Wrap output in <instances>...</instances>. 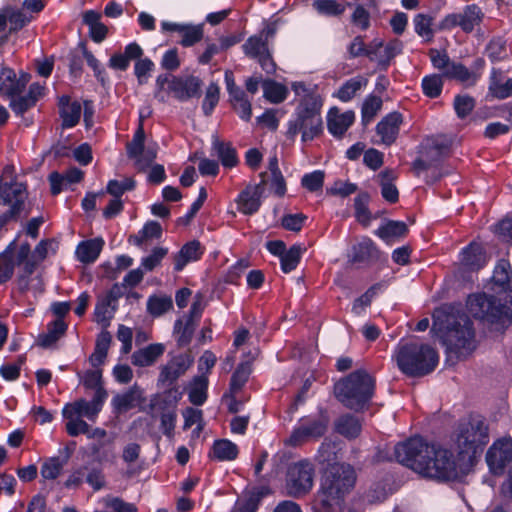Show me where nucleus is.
Masks as SVG:
<instances>
[{
  "mask_svg": "<svg viewBox=\"0 0 512 512\" xmlns=\"http://www.w3.org/2000/svg\"><path fill=\"white\" fill-rule=\"evenodd\" d=\"M488 429L480 418L459 424L451 448L412 437L394 447L396 461L419 475L438 482H450L466 476L477 449L486 444Z\"/></svg>",
  "mask_w": 512,
  "mask_h": 512,
  "instance_id": "nucleus-1",
  "label": "nucleus"
},
{
  "mask_svg": "<svg viewBox=\"0 0 512 512\" xmlns=\"http://www.w3.org/2000/svg\"><path fill=\"white\" fill-rule=\"evenodd\" d=\"M355 481V471L350 465L331 464L322 476L316 495V512H343L344 498L354 487Z\"/></svg>",
  "mask_w": 512,
  "mask_h": 512,
  "instance_id": "nucleus-2",
  "label": "nucleus"
},
{
  "mask_svg": "<svg viewBox=\"0 0 512 512\" xmlns=\"http://www.w3.org/2000/svg\"><path fill=\"white\" fill-rule=\"evenodd\" d=\"M433 330L440 333L449 357L466 359L476 349L475 331L472 321L464 313H449L433 322Z\"/></svg>",
  "mask_w": 512,
  "mask_h": 512,
  "instance_id": "nucleus-3",
  "label": "nucleus"
},
{
  "mask_svg": "<svg viewBox=\"0 0 512 512\" xmlns=\"http://www.w3.org/2000/svg\"><path fill=\"white\" fill-rule=\"evenodd\" d=\"M375 391V379L365 369H358L341 378L334 394L346 408L356 412L368 407Z\"/></svg>",
  "mask_w": 512,
  "mask_h": 512,
  "instance_id": "nucleus-4",
  "label": "nucleus"
},
{
  "mask_svg": "<svg viewBox=\"0 0 512 512\" xmlns=\"http://www.w3.org/2000/svg\"><path fill=\"white\" fill-rule=\"evenodd\" d=\"M395 359L398 368L411 377L431 373L438 364L437 352L427 344L410 342L398 346Z\"/></svg>",
  "mask_w": 512,
  "mask_h": 512,
  "instance_id": "nucleus-5",
  "label": "nucleus"
},
{
  "mask_svg": "<svg viewBox=\"0 0 512 512\" xmlns=\"http://www.w3.org/2000/svg\"><path fill=\"white\" fill-rule=\"evenodd\" d=\"M320 107L317 97L305 96L298 107L296 119L288 124L287 137L294 139L301 132L302 141L307 142L319 136L323 131Z\"/></svg>",
  "mask_w": 512,
  "mask_h": 512,
  "instance_id": "nucleus-6",
  "label": "nucleus"
},
{
  "mask_svg": "<svg viewBox=\"0 0 512 512\" xmlns=\"http://www.w3.org/2000/svg\"><path fill=\"white\" fill-rule=\"evenodd\" d=\"M203 82L194 75H171L162 74L156 79L157 91L155 97L164 102L165 99L161 95L162 91H166L175 99L186 102L192 98H198L201 95Z\"/></svg>",
  "mask_w": 512,
  "mask_h": 512,
  "instance_id": "nucleus-7",
  "label": "nucleus"
},
{
  "mask_svg": "<svg viewBox=\"0 0 512 512\" xmlns=\"http://www.w3.org/2000/svg\"><path fill=\"white\" fill-rule=\"evenodd\" d=\"M329 424L328 411L321 408L317 415L303 419L292 431L290 437L285 440V444L297 447L309 440H317L325 435Z\"/></svg>",
  "mask_w": 512,
  "mask_h": 512,
  "instance_id": "nucleus-8",
  "label": "nucleus"
},
{
  "mask_svg": "<svg viewBox=\"0 0 512 512\" xmlns=\"http://www.w3.org/2000/svg\"><path fill=\"white\" fill-rule=\"evenodd\" d=\"M467 309L475 318L494 322L502 316L512 319V299L510 304H502L495 296L474 294L469 296Z\"/></svg>",
  "mask_w": 512,
  "mask_h": 512,
  "instance_id": "nucleus-9",
  "label": "nucleus"
},
{
  "mask_svg": "<svg viewBox=\"0 0 512 512\" xmlns=\"http://www.w3.org/2000/svg\"><path fill=\"white\" fill-rule=\"evenodd\" d=\"M26 198V188L22 183L0 178V204L10 206L8 211L0 215V230L9 221L20 217Z\"/></svg>",
  "mask_w": 512,
  "mask_h": 512,
  "instance_id": "nucleus-10",
  "label": "nucleus"
},
{
  "mask_svg": "<svg viewBox=\"0 0 512 512\" xmlns=\"http://www.w3.org/2000/svg\"><path fill=\"white\" fill-rule=\"evenodd\" d=\"M315 467L307 459L289 465L286 473V490L292 497L306 495L313 487Z\"/></svg>",
  "mask_w": 512,
  "mask_h": 512,
  "instance_id": "nucleus-11",
  "label": "nucleus"
},
{
  "mask_svg": "<svg viewBox=\"0 0 512 512\" xmlns=\"http://www.w3.org/2000/svg\"><path fill=\"white\" fill-rule=\"evenodd\" d=\"M144 141L145 132L143 122L140 120L132 141L127 144V154L130 158L135 159V166L139 171H144L151 166L157 156L156 144L145 147Z\"/></svg>",
  "mask_w": 512,
  "mask_h": 512,
  "instance_id": "nucleus-12",
  "label": "nucleus"
},
{
  "mask_svg": "<svg viewBox=\"0 0 512 512\" xmlns=\"http://www.w3.org/2000/svg\"><path fill=\"white\" fill-rule=\"evenodd\" d=\"M512 461V438L497 440L486 453V462L491 473L502 475L508 463Z\"/></svg>",
  "mask_w": 512,
  "mask_h": 512,
  "instance_id": "nucleus-13",
  "label": "nucleus"
},
{
  "mask_svg": "<svg viewBox=\"0 0 512 512\" xmlns=\"http://www.w3.org/2000/svg\"><path fill=\"white\" fill-rule=\"evenodd\" d=\"M194 358L190 353L174 356L165 365L160 367L158 383L162 386H172L179 377L192 366Z\"/></svg>",
  "mask_w": 512,
  "mask_h": 512,
  "instance_id": "nucleus-14",
  "label": "nucleus"
},
{
  "mask_svg": "<svg viewBox=\"0 0 512 512\" xmlns=\"http://www.w3.org/2000/svg\"><path fill=\"white\" fill-rule=\"evenodd\" d=\"M483 17L484 14L477 5H469L461 13L447 15L441 22V28L452 29L460 26L464 32H471L481 23Z\"/></svg>",
  "mask_w": 512,
  "mask_h": 512,
  "instance_id": "nucleus-15",
  "label": "nucleus"
},
{
  "mask_svg": "<svg viewBox=\"0 0 512 512\" xmlns=\"http://www.w3.org/2000/svg\"><path fill=\"white\" fill-rule=\"evenodd\" d=\"M243 50L247 56L257 59L266 73L270 74L275 71V64L268 50L267 42L262 36L249 37L243 45Z\"/></svg>",
  "mask_w": 512,
  "mask_h": 512,
  "instance_id": "nucleus-16",
  "label": "nucleus"
},
{
  "mask_svg": "<svg viewBox=\"0 0 512 512\" xmlns=\"http://www.w3.org/2000/svg\"><path fill=\"white\" fill-rule=\"evenodd\" d=\"M266 173H261V182L257 185L247 186L238 196L236 202L238 210L246 215L256 213L261 206V197L264 193V186L266 184Z\"/></svg>",
  "mask_w": 512,
  "mask_h": 512,
  "instance_id": "nucleus-17",
  "label": "nucleus"
},
{
  "mask_svg": "<svg viewBox=\"0 0 512 512\" xmlns=\"http://www.w3.org/2000/svg\"><path fill=\"white\" fill-rule=\"evenodd\" d=\"M30 75L21 73L19 76L10 68H3L0 71V95L11 98L22 94L25 90Z\"/></svg>",
  "mask_w": 512,
  "mask_h": 512,
  "instance_id": "nucleus-18",
  "label": "nucleus"
},
{
  "mask_svg": "<svg viewBox=\"0 0 512 512\" xmlns=\"http://www.w3.org/2000/svg\"><path fill=\"white\" fill-rule=\"evenodd\" d=\"M401 50L402 43L398 39H394L386 45L381 40L375 39L368 45V58L386 68Z\"/></svg>",
  "mask_w": 512,
  "mask_h": 512,
  "instance_id": "nucleus-19",
  "label": "nucleus"
},
{
  "mask_svg": "<svg viewBox=\"0 0 512 512\" xmlns=\"http://www.w3.org/2000/svg\"><path fill=\"white\" fill-rule=\"evenodd\" d=\"M451 140L445 136L429 137L423 143L422 156L435 166L441 159L447 157L450 153Z\"/></svg>",
  "mask_w": 512,
  "mask_h": 512,
  "instance_id": "nucleus-20",
  "label": "nucleus"
},
{
  "mask_svg": "<svg viewBox=\"0 0 512 512\" xmlns=\"http://www.w3.org/2000/svg\"><path fill=\"white\" fill-rule=\"evenodd\" d=\"M401 123L402 115L398 112H392L377 124V133L381 136L384 144L391 145L395 142Z\"/></svg>",
  "mask_w": 512,
  "mask_h": 512,
  "instance_id": "nucleus-21",
  "label": "nucleus"
},
{
  "mask_svg": "<svg viewBox=\"0 0 512 512\" xmlns=\"http://www.w3.org/2000/svg\"><path fill=\"white\" fill-rule=\"evenodd\" d=\"M487 262L483 247L475 242L470 243L462 251L461 265L469 271H478Z\"/></svg>",
  "mask_w": 512,
  "mask_h": 512,
  "instance_id": "nucleus-22",
  "label": "nucleus"
},
{
  "mask_svg": "<svg viewBox=\"0 0 512 512\" xmlns=\"http://www.w3.org/2000/svg\"><path fill=\"white\" fill-rule=\"evenodd\" d=\"M355 119L353 111L339 113L336 108L330 110L328 115V130L336 137H341L352 125Z\"/></svg>",
  "mask_w": 512,
  "mask_h": 512,
  "instance_id": "nucleus-23",
  "label": "nucleus"
},
{
  "mask_svg": "<svg viewBox=\"0 0 512 512\" xmlns=\"http://www.w3.org/2000/svg\"><path fill=\"white\" fill-rule=\"evenodd\" d=\"M59 113L64 128L74 127L81 116V105L79 102H71L69 96L63 95L59 99Z\"/></svg>",
  "mask_w": 512,
  "mask_h": 512,
  "instance_id": "nucleus-24",
  "label": "nucleus"
},
{
  "mask_svg": "<svg viewBox=\"0 0 512 512\" xmlns=\"http://www.w3.org/2000/svg\"><path fill=\"white\" fill-rule=\"evenodd\" d=\"M489 93L497 99H506L512 96V78L504 79L501 70L493 69L489 79Z\"/></svg>",
  "mask_w": 512,
  "mask_h": 512,
  "instance_id": "nucleus-25",
  "label": "nucleus"
},
{
  "mask_svg": "<svg viewBox=\"0 0 512 512\" xmlns=\"http://www.w3.org/2000/svg\"><path fill=\"white\" fill-rule=\"evenodd\" d=\"M164 350L163 344H150L132 354V364L139 367L151 366L163 355Z\"/></svg>",
  "mask_w": 512,
  "mask_h": 512,
  "instance_id": "nucleus-26",
  "label": "nucleus"
},
{
  "mask_svg": "<svg viewBox=\"0 0 512 512\" xmlns=\"http://www.w3.org/2000/svg\"><path fill=\"white\" fill-rule=\"evenodd\" d=\"M492 283L498 287L499 292H512V270L507 260L498 261L492 276Z\"/></svg>",
  "mask_w": 512,
  "mask_h": 512,
  "instance_id": "nucleus-27",
  "label": "nucleus"
},
{
  "mask_svg": "<svg viewBox=\"0 0 512 512\" xmlns=\"http://www.w3.org/2000/svg\"><path fill=\"white\" fill-rule=\"evenodd\" d=\"M142 401V390L134 385L126 392L117 394L112 399V405L118 412H125L136 407Z\"/></svg>",
  "mask_w": 512,
  "mask_h": 512,
  "instance_id": "nucleus-28",
  "label": "nucleus"
},
{
  "mask_svg": "<svg viewBox=\"0 0 512 512\" xmlns=\"http://www.w3.org/2000/svg\"><path fill=\"white\" fill-rule=\"evenodd\" d=\"M361 427L359 419L351 414L341 415L334 422L335 431L348 439L358 437Z\"/></svg>",
  "mask_w": 512,
  "mask_h": 512,
  "instance_id": "nucleus-29",
  "label": "nucleus"
},
{
  "mask_svg": "<svg viewBox=\"0 0 512 512\" xmlns=\"http://www.w3.org/2000/svg\"><path fill=\"white\" fill-rule=\"evenodd\" d=\"M203 250L199 241L193 240L186 243L175 255V270L181 271L191 261H196L202 255Z\"/></svg>",
  "mask_w": 512,
  "mask_h": 512,
  "instance_id": "nucleus-30",
  "label": "nucleus"
},
{
  "mask_svg": "<svg viewBox=\"0 0 512 512\" xmlns=\"http://www.w3.org/2000/svg\"><path fill=\"white\" fill-rule=\"evenodd\" d=\"M118 299V295H114V289H111L108 295L100 300L95 308V320L101 324L103 329H107L110 325V321L113 318L114 307H111L112 303Z\"/></svg>",
  "mask_w": 512,
  "mask_h": 512,
  "instance_id": "nucleus-31",
  "label": "nucleus"
},
{
  "mask_svg": "<svg viewBox=\"0 0 512 512\" xmlns=\"http://www.w3.org/2000/svg\"><path fill=\"white\" fill-rule=\"evenodd\" d=\"M104 245L101 238L81 242L76 249V255L82 263H93L99 256Z\"/></svg>",
  "mask_w": 512,
  "mask_h": 512,
  "instance_id": "nucleus-32",
  "label": "nucleus"
},
{
  "mask_svg": "<svg viewBox=\"0 0 512 512\" xmlns=\"http://www.w3.org/2000/svg\"><path fill=\"white\" fill-rule=\"evenodd\" d=\"M100 19L101 14L94 10L86 11L83 15V22L89 27L90 36L96 43L102 42L108 33L107 26Z\"/></svg>",
  "mask_w": 512,
  "mask_h": 512,
  "instance_id": "nucleus-33",
  "label": "nucleus"
},
{
  "mask_svg": "<svg viewBox=\"0 0 512 512\" xmlns=\"http://www.w3.org/2000/svg\"><path fill=\"white\" fill-rule=\"evenodd\" d=\"M444 76L449 79H455L467 86H472L480 78V73L470 71L461 63L452 62V65L445 70Z\"/></svg>",
  "mask_w": 512,
  "mask_h": 512,
  "instance_id": "nucleus-34",
  "label": "nucleus"
},
{
  "mask_svg": "<svg viewBox=\"0 0 512 512\" xmlns=\"http://www.w3.org/2000/svg\"><path fill=\"white\" fill-rule=\"evenodd\" d=\"M5 19H7V26L9 25L8 34H13L24 28L30 21L21 9L7 5L3 7Z\"/></svg>",
  "mask_w": 512,
  "mask_h": 512,
  "instance_id": "nucleus-35",
  "label": "nucleus"
},
{
  "mask_svg": "<svg viewBox=\"0 0 512 512\" xmlns=\"http://www.w3.org/2000/svg\"><path fill=\"white\" fill-rule=\"evenodd\" d=\"M408 232L407 225L402 221L390 220L376 231V234L386 243L404 237Z\"/></svg>",
  "mask_w": 512,
  "mask_h": 512,
  "instance_id": "nucleus-36",
  "label": "nucleus"
},
{
  "mask_svg": "<svg viewBox=\"0 0 512 512\" xmlns=\"http://www.w3.org/2000/svg\"><path fill=\"white\" fill-rule=\"evenodd\" d=\"M67 325L63 319H56L48 325L47 332L39 335L38 344L47 348L56 343L66 332Z\"/></svg>",
  "mask_w": 512,
  "mask_h": 512,
  "instance_id": "nucleus-37",
  "label": "nucleus"
},
{
  "mask_svg": "<svg viewBox=\"0 0 512 512\" xmlns=\"http://www.w3.org/2000/svg\"><path fill=\"white\" fill-rule=\"evenodd\" d=\"M379 251L371 239L365 238L353 248L354 262H370L379 258Z\"/></svg>",
  "mask_w": 512,
  "mask_h": 512,
  "instance_id": "nucleus-38",
  "label": "nucleus"
},
{
  "mask_svg": "<svg viewBox=\"0 0 512 512\" xmlns=\"http://www.w3.org/2000/svg\"><path fill=\"white\" fill-rule=\"evenodd\" d=\"M212 455L219 461H231L237 457L238 448L236 444L229 440H217L213 444Z\"/></svg>",
  "mask_w": 512,
  "mask_h": 512,
  "instance_id": "nucleus-39",
  "label": "nucleus"
},
{
  "mask_svg": "<svg viewBox=\"0 0 512 512\" xmlns=\"http://www.w3.org/2000/svg\"><path fill=\"white\" fill-rule=\"evenodd\" d=\"M173 307V301L167 295H152L147 300V311L153 317H160Z\"/></svg>",
  "mask_w": 512,
  "mask_h": 512,
  "instance_id": "nucleus-40",
  "label": "nucleus"
},
{
  "mask_svg": "<svg viewBox=\"0 0 512 512\" xmlns=\"http://www.w3.org/2000/svg\"><path fill=\"white\" fill-rule=\"evenodd\" d=\"M62 414L63 417L67 420L66 431L70 436L76 437L80 434H89L90 426L81 417L66 409H63Z\"/></svg>",
  "mask_w": 512,
  "mask_h": 512,
  "instance_id": "nucleus-41",
  "label": "nucleus"
},
{
  "mask_svg": "<svg viewBox=\"0 0 512 512\" xmlns=\"http://www.w3.org/2000/svg\"><path fill=\"white\" fill-rule=\"evenodd\" d=\"M367 83L368 80L362 76L351 78L339 88L336 96L343 102L350 101Z\"/></svg>",
  "mask_w": 512,
  "mask_h": 512,
  "instance_id": "nucleus-42",
  "label": "nucleus"
},
{
  "mask_svg": "<svg viewBox=\"0 0 512 512\" xmlns=\"http://www.w3.org/2000/svg\"><path fill=\"white\" fill-rule=\"evenodd\" d=\"M213 149L216 151L223 166L231 168L237 164L236 150L230 143H224L219 139H215L213 141Z\"/></svg>",
  "mask_w": 512,
  "mask_h": 512,
  "instance_id": "nucleus-43",
  "label": "nucleus"
},
{
  "mask_svg": "<svg viewBox=\"0 0 512 512\" xmlns=\"http://www.w3.org/2000/svg\"><path fill=\"white\" fill-rule=\"evenodd\" d=\"M11 243L4 252L0 254V284L11 279L14 273L15 259Z\"/></svg>",
  "mask_w": 512,
  "mask_h": 512,
  "instance_id": "nucleus-44",
  "label": "nucleus"
},
{
  "mask_svg": "<svg viewBox=\"0 0 512 512\" xmlns=\"http://www.w3.org/2000/svg\"><path fill=\"white\" fill-rule=\"evenodd\" d=\"M63 409H66L81 418L86 417L91 421H94L99 414L97 408L85 399H78L72 403H68Z\"/></svg>",
  "mask_w": 512,
  "mask_h": 512,
  "instance_id": "nucleus-45",
  "label": "nucleus"
},
{
  "mask_svg": "<svg viewBox=\"0 0 512 512\" xmlns=\"http://www.w3.org/2000/svg\"><path fill=\"white\" fill-rule=\"evenodd\" d=\"M196 326V320L192 317H185L184 319H178L175 322L174 330L179 334L178 343L181 346L188 345L192 339Z\"/></svg>",
  "mask_w": 512,
  "mask_h": 512,
  "instance_id": "nucleus-46",
  "label": "nucleus"
},
{
  "mask_svg": "<svg viewBox=\"0 0 512 512\" xmlns=\"http://www.w3.org/2000/svg\"><path fill=\"white\" fill-rule=\"evenodd\" d=\"M379 178L383 198L390 203L397 202L399 192L396 186L392 183L395 179L394 174L391 171H383L379 174Z\"/></svg>",
  "mask_w": 512,
  "mask_h": 512,
  "instance_id": "nucleus-47",
  "label": "nucleus"
},
{
  "mask_svg": "<svg viewBox=\"0 0 512 512\" xmlns=\"http://www.w3.org/2000/svg\"><path fill=\"white\" fill-rule=\"evenodd\" d=\"M208 379L206 376H196L189 392V400L194 405H202L207 399Z\"/></svg>",
  "mask_w": 512,
  "mask_h": 512,
  "instance_id": "nucleus-48",
  "label": "nucleus"
},
{
  "mask_svg": "<svg viewBox=\"0 0 512 512\" xmlns=\"http://www.w3.org/2000/svg\"><path fill=\"white\" fill-rule=\"evenodd\" d=\"M251 374V362L245 361L238 365L230 381V393L235 394L242 389Z\"/></svg>",
  "mask_w": 512,
  "mask_h": 512,
  "instance_id": "nucleus-49",
  "label": "nucleus"
},
{
  "mask_svg": "<svg viewBox=\"0 0 512 512\" xmlns=\"http://www.w3.org/2000/svg\"><path fill=\"white\" fill-rule=\"evenodd\" d=\"M68 458L69 454L64 459L59 457H51L47 459L41 467V476L46 480L56 479L61 474Z\"/></svg>",
  "mask_w": 512,
  "mask_h": 512,
  "instance_id": "nucleus-50",
  "label": "nucleus"
},
{
  "mask_svg": "<svg viewBox=\"0 0 512 512\" xmlns=\"http://www.w3.org/2000/svg\"><path fill=\"white\" fill-rule=\"evenodd\" d=\"M264 97L272 103H280L285 100L288 90L287 88L272 80L263 82Z\"/></svg>",
  "mask_w": 512,
  "mask_h": 512,
  "instance_id": "nucleus-51",
  "label": "nucleus"
},
{
  "mask_svg": "<svg viewBox=\"0 0 512 512\" xmlns=\"http://www.w3.org/2000/svg\"><path fill=\"white\" fill-rule=\"evenodd\" d=\"M304 251L300 245H293L289 250L281 257V269L285 273H289L296 268L298 265L301 255Z\"/></svg>",
  "mask_w": 512,
  "mask_h": 512,
  "instance_id": "nucleus-52",
  "label": "nucleus"
},
{
  "mask_svg": "<svg viewBox=\"0 0 512 512\" xmlns=\"http://www.w3.org/2000/svg\"><path fill=\"white\" fill-rule=\"evenodd\" d=\"M369 201L370 196L365 192L360 193L354 200L355 217L364 226H367L371 219L370 212L368 210Z\"/></svg>",
  "mask_w": 512,
  "mask_h": 512,
  "instance_id": "nucleus-53",
  "label": "nucleus"
},
{
  "mask_svg": "<svg viewBox=\"0 0 512 512\" xmlns=\"http://www.w3.org/2000/svg\"><path fill=\"white\" fill-rule=\"evenodd\" d=\"M486 53L492 62H499L506 59L508 57L506 41L502 38L492 39L486 47Z\"/></svg>",
  "mask_w": 512,
  "mask_h": 512,
  "instance_id": "nucleus-54",
  "label": "nucleus"
},
{
  "mask_svg": "<svg viewBox=\"0 0 512 512\" xmlns=\"http://www.w3.org/2000/svg\"><path fill=\"white\" fill-rule=\"evenodd\" d=\"M382 107V100L378 96L370 95L366 98L362 106V123L366 126L376 116Z\"/></svg>",
  "mask_w": 512,
  "mask_h": 512,
  "instance_id": "nucleus-55",
  "label": "nucleus"
},
{
  "mask_svg": "<svg viewBox=\"0 0 512 512\" xmlns=\"http://www.w3.org/2000/svg\"><path fill=\"white\" fill-rule=\"evenodd\" d=\"M134 188L135 181L132 178L126 177L122 180H110L107 185V193L120 199L126 191H131Z\"/></svg>",
  "mask_w": 512,
  "mask_h": 512,
  "instance_id": "nucleus-56",
  "label": "nucleus"
},
{
  "mask_svg": "<svg viewBox=\"0 0 512 512\" xmlns=\"http://www.w3.org/2000/svg\"><path fill=\"white\" fill-rule=\"evenodd\" d=\"M443 81L439 75L426 76L422 80L423 92L430 98L438 97L442 91Z\"/></svg>",
  "mask_w": 512,
  "mask_h": 512,
  "instance_id": "nucleus-57",
  "label": "nucleus"
},
{
  "mask_svg": "<svg viewBox=\"0 0 512 512\" xmlns=\"http://www.w3.org/2000/svg\"><path fill=\"white\" fill-rule=\"evenodd\" d=\"M313 6L318 12L328 16H337L344 12V6L339 4L336 0H316Z\"/></svg>",
  "mask_w": 512,
  "mask_h": 512,
  "instance_id": "nucleus-58",
  "label": "nucleus"
},
{
  "mask_svg": "<svg viewBox=\"0 0 512 512\" xmlns=\"http://www.w3.org/2000/svg\"><path fill=\"white\" fill-rule=\"evenodd\" d=\"M219 101V87L216 83H210L207 87L202 109L206 116L210 115Z\"/></svg>",
  "mask_w": 512,
  "mask_h": 512,
  "instance_id": "nucleus-59",
  "label": "nucleus"
},
{
  "mask_svg": "<svg viewBox=\"0 0 512 512\" xmlns=\"http://www.w3.org/2000/svg\"><path fill=\"white\" fill-rule=\"evenodd\" d=\"M324 183V172L317 170L305 174L301 179V184L310 192H316L322 189Z\"/></svg>",
  "mask_w": 512,
  "mask_h": 512,
  "instance_id": "nucleus-60",
  "label": "nucleus"
},
{
  "mask_svg": "<svg viewBox=\"0 0 512 512\" xmlns=\"http://www.w3.org/2000/svg\"><path fill=\"white\" fill-rule=\"evenodd\" d=\"M181 34L182 40L180 41V43L185 47H189L202 39L203 29L201 26L185 25Z\"/></svg>",
  "mask_w": 512,
  "mask_h": 512,
  "instance_id": "nucleus-61",
  "label": "nucleus"
},
{
  "mask_svg": "<svg viewBox=\"0 0 512 512\" xmlns=\"http://www.w3.org/2000/svg\"><path fill=\"white\" fill-rule=\"evenodd\" d=\"M414 25H415V31L418 35L421 37H426L427 40H431L433 37V30L431 28L432 25V18L424 15V14H418L414 18Z\"/></svg>",
  "mask_w": 512,
  "mask_h": 512,
  "instance_id": "nucleus-62",
  "label": "nucleus"
},
{
  "mask_svg": "<svg viewBox=\"0 0 512 512\" xmlns=\"http://www.w3.org/2000/svg\"><path fill=\"white\" fill-rule=\"evenodd\" d=\"M35 104L33 97L20 94L10 98L9 106L16 114L22 115Z\"/></svg>",
  "mask_w": 512,
  "mask_h": 512,
  "instance_id": "nucleus-63",
  "label": "nucleus"
},
{
  "mask_svg": "<svg viewBox=\"0 0 512 512\" xmlns=\"http://www.w3.org/2000/svg\"><path fill=\"white\" fill-rule=\"evenodd\" d=\"M475 101L467 95H458L454 99V109L460 118H465L474 109Z\"/></svg>",
  "mask_w": 512,
  "mask_h": 512,
  "instance_id": "nucleus-64",
  "label": "nucleus"
}]
</instances>
